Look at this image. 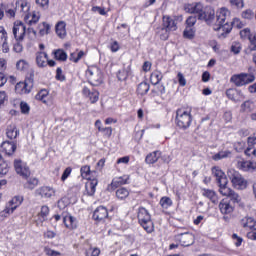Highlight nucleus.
Here are the masks:
<instances>
[{
    "label": "nucleus",
    "instance_id": "1",
    "mask_svg": "<svg viewBox=\"0 0 256 256\" xmlns=\"http://www.w3.org/2000/svg\"><path fill=\"white\" fill-rule=\"evenodd\" d=\"M211 171L213 177L216 179L220 195L226 197L219 202L218 209L221 215H223V221L229 223L233 219V213H235V204L241 203V196L231 187H228L229 180L227 179V175H225V172L219 166L212 167Z\"/></svg>",
    "mask_w": 256,
    "mask_h": 256
},
{
    "label": "nucleus",
    "instance_id": "2",
    "mask_svg": "<svg viewBox=\"0 0 256 256\" xmlns=\"http://www.w3.org/2000/svg\"><path fill=\"white\" fill-rule=\"evenodd\" d=\"M229 15H231V11L225 7L216 12V21L213 24V29L218 31V39H226L227 35L233 31V27L237 29L245 27V24L239 18H234L231 23L227 22Z\"/></svg>",
    "mask_w": 256,
    "mask_h": 256
},
{
    "label": "nucleus",
    "instance_id": "3",
    "mask_svg": "<svg viewBox=\"0 0 256 256\" xmlns=\"http://www.w3.org/2000/svg\"><path fill=\"white\" fill-rule=\"evenodd\" d=\"M193 109L189 106H182L177 108L175 123L178 129H182L183 131H187L189 127H191V123H193Z\"/></svg>",
    "mask_w": 256,
    "mask_h": 256
},
{
    "label": "nucleus",
    "instance_id": "4",
    "mask_svg": "<svg viewBox=\"0 0 256 256\" xmlns=\"http://www.w3.org/2000/svg\"><path fill=\"white\" fill-rule=\"evenodd\" d=\"M184 9L186 13L198 15V19L205 21L208 25L215 19V10L204 11L201 2L186 4Z\"/></svg>",
    "mask_w": 256,
    "mask_h": 256
},
{
    "label": "nucleus",
    "instance_id": "5",
    "mask_svg": "<svg viewBox=\"0 0 256 256\" xmlns=\"http://www.w3.org/2000/svg\"><path fill=\"white\" fill-rule=\"evenodd\" d=\"M12 33L14 36V39L18 42L23 41L25 37H28L30 41L32 39H35L37 37V31L33 28H28L25 26V23L22 21L16 20L13 24Z\"/></svg>",
    "mask_w": 256,
    "mask_h": 256
},
{
    "label": "nucleus",
    "instance_id": "6",
    "mask_svg": "<svg viewBox=\"0 0 256 256\" xmlns=\"http://www.w3.org/2000/svg\"><path fill=\"white\" fill-rule=\"evenodd\" d=\"M35 87V70L31 69L25 75L24 81L17 82L15 85L16 95H29Z\"/></svg>",
    "mask_w": 256,
    "mask_h": 256
},
{
    "label": "nucleus",
    "instance_id": "7",
    "mask_svg": "<svg viewBox=\"0 0 256 256\" xmlns=\"http://www.w3.org/2000/svg\"><path fill=\"white\" fill-rule=\"evenodd\" d=\"M137 219L139 225L146 231V233H153L155 231V223L151 218V213L145 207L140 206L137 210Z\"/></svg>",
    "mask_w": 256,
    "mask_h": 256
},
{
    "label": "nucleus",
    "instance_id": "8",
    "mask_svg": "<svg viewBox=\"0 0 256 256\" xmlns=\"http://www.w3.org/2000/svg\"><path fill=\"white\" fill-rule=\"evenodd\" d=\"M88 83L93 87H99L103 83V70L96 65L89 66L85 73Z\"/></svg>",
    "mask_w": 256,
    "mask_h": 256
},
{
    "label": "nucleus",
    "instance_id": "9",
    "mask_svg": "<svg viewBox=\"0 0 256 256\" xmlns=\"http://www.w3.org/2000/svg\"><path fill=\"white\" fill-rule=\"evenodd\" d=\"M227 175L234 189H237L238 191H243L247 189V185H249V182L247 181V179H245V177H243V174H241L239 171L235 169H230Z\"/></svg>",
    "mask_w": 256,
    "mask_h": 256
},
{
    "label": "nucleus",
    "instance_id": "10",
    "mask_svg": "<svg viewBox=\"0 0 256 256\" xmlns=\"http://www.w3.org/2000/svg\"><path fill=\"white\" fill-rule=\"evenodd\" d=\"M255 81V75L249 73L234 74L230 78V82L234 83L236 87H243L244 85H249Z\"/></svg>",
    "mask_w": 256,
    "mask_h": 256
},
{
    "label": "nucleus",
    "instance_id": "11",
    "mask_svg": "<svg viewBox=\"0 0 256 256\" xmlns=\"http://www.w3.org/2000/svg\"><path fill=\"white\" fill-rule=\"evenodd\" d=\"M236 169L242 171V173H255L256 162L253 160H246L243 157H239L236 160Z\"/></svg>",
    "mask_w": 256,
    "mask_h": 256
},
{
    "label": "nucleus",
    "instance_id": "12",
    "mask_svg": "<svg viewBox=\"0 0 256 256\" xmlns=\"http://www.w3.org/2000/svg\"><path fill=\"white\" fill-rule=\"evenodd\" d=\"M14 171L21 177L22 179H27L31 177V168L21 159L14 160Z\"/></svg>",
    "mask_w": 256,
    "mask_h": 256
},
{
    "label": "nucleus",
    "instance_id": "13",
    "mask_svg": "<svg viewBox=\"0 0 256 256\" xmlns=\"http://www.w3.org/2000/svg\"><path fill=\"white\" fill-rule=\"evenodd\" d=\"M177 19H179L178 16L171 17L169 15H164L162 17V31H166V33L177 31Z\"/></svg>",
    "mask_w": 256,
    "mask_h": 256
},
{
    "label": "nucleus",
    "instance_id": "14",
    "mask_svg": "<svg viewBox=\"0 0 256 256\" xmlns=\"http://www.w3.org/2000/svg\"><path fill=\"white\" fill-rule=\"evenodd\" d=\"M175 239L182 247H190V245L195 243V236L191 232L178 234L175 236Z\"/></svg>",
    "mask_w": 256,
    "mask_h": 256
},
{
    "label": "nucleus",
    "instance_id": "15",
    "mask_svg": "<svg viewBox=\"0 0 256 256\" xmlns=\"http://www.w3.org/2000/svg\"><path fill=\"white\" fill-rule=\"evenodd\" d=\"M15 5V11H17L21 17H25V15H28L31 11V3L27 0H17Z\"/></svg>",
    "mask_w": 256,
    "mask_h": 256
},
{
    "label": "nucleus",
    "instance_id": "16",
    "mask_svg": "<svg viewBox=\"0 0 256 256\" xmlns=\"http://www.w3.org/2000/svg\"><path fill=\"white\" fill-rule=\"evenodd\" d=\"M82 95L86 99H89L92 105L97 103V101H99V92L97 91V89L91 90L89 87L84 86L82 89Z\"/></svg>",
    "mask_w": 256,
    "mask_h": 256
},
{
    "label": "nucleus",
    "instance_id": "17",
    "mask_svg": "<svg viewBox=\"0 0 256 256\" xmlns=\"http://www.w3.org/2000/svg\"><path fill=\"white\" fill-rule=\"evenodd\" d=\"M94 125L96 129H98V132L102 133V137L104 139H109L110 137L113 136V127L111 126L103 127V122H101L100 119L96 120Z\"/></svg>",
    "mask_w": 256,
    "mask_h": 256
},
{
    "label": "nucleus",
    "instance_id": "18",
    "mask_svg": "<svg viewBox=\"0 0 256 256\" xmlns=\"http://www.w3.org/2000/svg\"><path fill=\"white\" fill-rule=\"evenodd\" d=\"M0 151L1 153H5L8 157H11V155H14L15 151H17V143L4 141L0 146Z\"/></svg>",
    "mask_w": 256,
    "mask_h": 256
},
{
    "label": "nucleus",
    "instance_id": "19",
    "mask_svg": "<svg viewBox=\"0 0 256 256\" xmlns=\"http://www.w3.org/2000/svg\"><path fill=\"white\" fill-rule=\"evenodd\" d=\"M240 227L245 229V231H256V219L246 216L240 220Z\"/></svg>",
    "mask_w": 256,
    "mask_h": 256
},
{
    "label": "nucleus",
    "instance_id": "20",
    "mask_svg": "<svg viewBox=\"0 0 256 256\" xmlns=\"http://www.w3.org/2000/svg\"><path fill=\"white\" fill-rule=\"evenodd\" d=\"M109 217V210L105 206H98L93 213L94 221H105Z\"/></svg>",
    "mask_w": 256,
    "mask_h": 256
},
{
    "label": "nucleus",
    "instance_id": "21",
    "mask_svg": "<svg viewBox=\"0 0 256 256\" xmlns=\"http://www.w3.org/2000/svg\"><path fill=\"white\" fill-rule=\"evenodd\" d=\"M36 195L42 197V199H51L55 196V189L49 186H42L36 190Z\"/></svg>",
    "mask_w": 256,
    "mask_h": 256
},
{
    "label": "nucleus",
    "instance_id": "22",
    "mask_svg": "<svg viewBox=\"0 0 256 256\" xmlns=\"http://www.w3.org/2000/svg\"><path fill=\"white\" fill-rule=\"evenodd\" d=\"M97 185H99V179H97V177L88 180L85 184L86 195L93 197L95 191H97Z\"/></svg>",
    "mask_w": 256,
    "mask_h": 256
},
{
    "label": "nucleus",
    "instance_id": "23",
    "mask_svg": "<svg viewBox=\"0 0 256 256\" xmlns=\"http://www.w3.org/2000/svg\"><path fill=\"white\" fill-rule=\"evenodd\" d=\"M130 179H131V176H129L128 174H124L123 176L115 177L112 180L111 185L112 187L117 189L119 187H123V185H129Z\"/></svg>",
    "mask_w": 256,
    "mask_h": 256
},
{
    "label": "nucleus",
    "instance_id": "24",
    "mask_svg": "<svg viewBox=\"0 0 256 256\" xmlns=\"http://www.w3.org/2000/svg\"><path fill=\"white\" fill-rule=\"evenodd\" d=\"M202 195L203 197H206V199H209V201H211L213 205H217V203H219V196L217 195V192H215V190L202 188Z\"/></svg>",
    "mask_w": 256,
    "mask_h": 256
},
{
    "label": "nucleus",
    "instance_id": "25",
    "mask_svg": "<svg viewBox=\"0 0 256 256\" xmlns=\"http://www.w3.org/2000/svg\"><path fill=\"white\" fill-rule=\"evenodd\" d=\"M23 179L25 180L23 187L28 191H33V189L39 186V179L35 176L30 175L28 178Z\"/></svg>",
    "mask_w": 256,
    "mask_h": 256
},
{
    "label": "nucleus",
    "instance_id": "26",
    "mask_svg": "<svg viewBox=\"0 0 256 256\" xmlns=\"http://www.w3.org/2000/svg\"><path fill=\"white\" fill-rule=\"evenodd\" d=\"M23 201H25V198L22 195H16L6 205L15 212L18 207L23 205Z\"/></svg>",
    "mask_w": 256,
    "mask_h": 256
},
{
    "label": "nucleus",
    "instance_id": "27",
    "mask_svg": "<svg viewBox=\"0 0 256 256\" xmlns=\"http://www.w3.org/2000/svg\"><path fill=\"white\" fill-rule=\"evenodd\" d=\"M47 59H49V55L46 52L44 51L37 52L36 53L37 67H39L40 69L47 67Z\"/></svg>",
    "mask_w": 256,
    "mask_h": 256
},
{
    "label": "nucleus",
    "instance_id": "28",
    "mask_svg": "<svg viewBox=\"0 0 256 256\" xmlns=\"http://www.w3.org/2000/svg\"><path fill=\"white\" fill-rule=\"evenodd\" d=\"M80 175L82 179H86L89 181L90 179H93V175H97V170H92L91 171V166L89 165H84L80 168Z\"/></svg>",
    "mask_w": 256,
    "mask_h": 256
},
{
    "label": "nucleus",
    "instance_id": "29",
    "mask_svg": "<svg viewBox=\"0 0 256 256\" xmlns=\"http://www.w3.org/2000/svg\"><path fill=\"white\" fill-rule=\"evenodd\" d=\"M63 224L65 225L66 229L73 231L77 229V218L73 217L71 214H68L63 217Z\"/></svg>",
    "mask_w": 256,
    "mask_h": 256
},
{
    "label": "nucleus",
    "instance_id": "30",
    "mask_svg": "<svg viewBox=\"0 0 256 256\" xmlns=\"http://www.w3.org/2000/svg\"><path fill=\"white\" fill-rule=\"evenodd\" d=\"M55 31L60 39H65L67 37V23L59 21L55 26Z\"/></svg>",
    "mask_w": 256,
    "mask_h": 256
},
{
    "label": "nucleus",
    "instance_id": "31",
    "mask_svg": "<svg viewBox=\"0 0 256 256\" xmlns=\"http://www.w3.org/2000/svg\"><path fill=\"white\" fill-rule=\"evenodd\" d=\"M6 136L8 139H17L19 137V129H17L16 123H11L6 128Z\"/></svg>",
    "mask_w": 256,
    "mask_h": 256
},
{
    "label": "nucleus",
    "instance_id": "32",
    "mask_svg": "<svg viewBox=\"0 0 256 256\" xmlns=\"http://www.w3.org/2000/svg\"><path fill=\"white\" fill-rule=\"evenodd\" d=\"M159 159H161V151L155 150L147 154L145 163H147V165H155Z\"/></svg>",
    "mask_w": 256,
    "mask_h": 256
},
{
    "label": "nucleus",
    "instance_id": "33",
    "mask_svg": "<svg viewBox=\"0 0 256 256\" xmlns=\"http://www.w3.org/2000/svg\"><path fill=\"white\" fill-rule=\"evenodd\" d=\"M151 89V85L147 81H143L137 85L136 88V95L139 97H144V95H147L149 93V90Z\"/></svg>",
    "mask_w": 256,
    "mask_h": 256
},
{
    "label": "nucleus",
    "instance_id": "34",
    "mask_svg": "<svg viewBox=\"0 0 256 256\" xmlns=\"http://www.w3.org/2000/svg\"><path fill=\"white\" fill-rule=\"evenodd\" d=\"M31 65L25 59H20L16 62V70L20 73L28 74L31 71Z\"/></svg>",
    "mask_w": 256,
    "mask_h": 256
},
{
    "label": "nucleus",
    "instance_id": "35",
    "mask_svg": "<svg viewBox=\"0 0 256 256\" xmlns=\"http://www.w3.org/2000/svg\"><path fill=\"white\" fill-rule=\"evenodd\" d=\"M39 19H41V16L35 11L24 16V21L27 25H37V23H39Z\"/></svg>",
    "mask_w": 256,
    "mask_h": 256
},
{
    "label": "nucleus",
    "instance_id": "36",
    "mask_svg": "<svg viewBox=\"0 0 256 256\" xmlns=\"http://www.w3.org/2000/svg\"><path fill=\"white\" fill-rule=\"evenodd\" d=\"M49 213H51L49 206L47 205L41 206L40 212H38L37 214L39 223H45V221H47V218L49 217Z\"/></svg>",
    "mask_w": 256,
    "mask_h": 256
},
{
    "label": "nucleus",
    "instance_id": "37",
    "mask_svg": "<svg viewBox=\"0 0 256 256\" xmlns=\"http://www.w3.org/2000/svg\"><path fill=\"white\" fill-rule=\"evenodd\" d=\"M163 80V73L159 70H154L150 74V82L152 85H159L161 81Z\"/></svg>",
    "mask_w": 256,
    "mask_h": 256
},
{
    "label": "nucleus",
    "instance_id": "38",
    "mask_svg": "<svg viewBox=\"0 0 256 256\" xmlns=\"http://www.w3.org/2000/svg\"><path fill=\"white\" fill-rule=\"evenodd\" d=\"M115 195L118 201H125L129 197L130 192L126 187H120L116 190Z\"/></svg>",
    "mask_w": 256,
    "mask_h": 256
},
{
    "label": "nucleus",
    "instance_id": "39",
    "mask_svg": "<svg viewBox=\"0 0 256 256\" xmlns=\"http://www.w3.org/2000/svg\"><path fill=\"white\" fill-rule=\"evenodd\" d=\"M47 97H49V91L47 89H41L36 95V101H41L44 105H47Z\"/></svg>",
    "mask_w": 256,
    "mask_h": 256
},
{
    "label": "nucleus",
    "instance_id": "40",
    "mask_svg": "<svg viewBox=\"0 0 256 256\" xmlns=\"http://www.w3.org/2000/svg\"><path fill=\"white\" fill-rule=\"evenodd\" d=\"M253 109H255V102L251 100H246L244 103L241 104L242 113H251Z\"/></svg>",
    "mask_w": 256,
    "mask_h": 256
},
{
    "label": "nucleus",
    "instance_id": "41",
    "mask_svg": "<svg viewBox=\"0 0 256 256\" xmlns=\"http://www.w3.org/2000/svg\"><path fill=\"white\" fill-rule=\"evenodd\" d=\"M56 61H67V52L63 49H56L52 52Z\"/></svg>",
    "mask_w": 256,
    "mask_h": 256
},
{
    "label": "nucleus",
    "instance_id": "42",
    "mask_svg": "<svg viewBox=\"0 0 256 256\" xmlns=\"http://www.w3.org/2000/svg\"><path fill=\"white\" fill-rule=\"evenodd\" d=\"M49 31H51V25L47 22H43L39 25L38 35H40V37H45V35H49Z\"/></svg>",
    "mask_w": 256,
    "mask_h": 256
},
{
    "label": "nucleus",
    "instance_id": "43",
    "mask_svg": "<svg viewBox=\"0 0 256 256\" xmlns=\"http://www.w3.org/2000/svg\"><path fill=\"white\" fill-rule=\"evenodd\" d=\"M231 155V151H219L218 153L212 156L213 161H221V159H227Z\"/></svg>",
    "mask_w": 256,
    "mask_h": 256
},
{
    "label": "nucleus",
    "instance_id": "44",
    "mask_svg": "<svg viewBox=\"0 0 256 256\" xmlns=\"http://www.w3.org/2000/svg\"><path fill=\"white\" fill-rule=\"evenodd\" d=\"M83 57H85V52L83 50H80L78 53L72 52L70 54V61H72V63H79Z\"/></svg>",
    "mask_w": 256,
    "mask_h": 256
},
{
    "label": "nucleus",
    "instance_id": "45",
    "mask_svg": "<svg viewBox=\"0 0 256 256\" xmlns=\"http://www.w3.org/2000/svg\"><path fill=\"white\" fill-rule=\"evenodd\" d=\"M13 213L15 212L6 204L5 209L0 211V221H5V219L13 215Z\"/></svg>",
    "mask_w": 256,
    "mask_h": 256
},
{
    "label": "nucleus",
    "instance_id": "46",
    "mask_svg": "<svg viewBox=\"0 0 256 256\" xmlns=\"http://www.w3.org/2000/svg\"><path fill=\"white\" fill-rule=\"evenodd\" d=\"M249 46L247 48V51L249 53H252V51H256V32L252 33V35L248 38Z\"/></svg>",
    "mask_w": 256,
    "mask_h": 256
},
{
    "label": "nucleus",
    "instance_id": "47",
    "mask_svg": "<svg viewBox=\"0 0 256 256\" xmlns=\"http://www.w3.org/2000/svg\"><path fill=\"white\" fill-rule=\"evenodd\" d=\"M160 205L162 209H169V207H173V200H171L169 196H163L160 199Z\"/></svg>",
    "mask_w": 256,
    "mask_h": 256
},
{
    "label": "nucleus",
    "instance_id": "48",
    "mask_svg": "<svg viewBox=\"0 0 256 256\" xmlns=\"http://www.w3.org/2000/svg\"><path fill=\"white\" fill-rule=\"evenodd\" d=\"M195 33H196V29L195 28H186L183 31V37L184 39H195Z\"/></svg>",
    "mask_w": 256,
    "mask_h": 256
},
{
    "label": "nucleus",
    "instance_id": "49",
    "mask_svg": "<svg viewBox=\"0 0 256 256\" xmlns=\"http://www.w3.org/2000/svg\"><path fill=\"white\" fill-rule=\"evenodd\" d=\"M85 256H99L101 255V249L97 248V247H89L88 249H85L84 252Z\"/></svg>",
    "mask_w": 256,
    "mask_h": 256
},
{
    "label": "nucleus",
    "instance_id": "50",
    "mask_svg": "<svg viewBox=\"0 0 256 256\" xmlns=\"http://www.w3.org/2000/svg\"><path fill=\"white\" fill-rule=\"evenodd\" d=\"M108 49L111 51V53H117V51L121 50V44H119L117 40H112L108 45Z\"/></svg>",
    "mask_w": 256,
    "mask_h": 256
},
{
    "label": "nucleus",
    "instance_id": "51",
    "mask_svg": "<svg viewBox=\"0 0 256 256\" xmlns=\"http://www.w3.org/2000/svg\"><path fill=\"white\" fill-rule=\"evenodd\" d=\"M197 23V17L195 16H189L187 19H186V22H185V27L188 28V29H195V24Z\"/></svg>",
    "mask_w": 256,
    "mask_h": 256
},
{
    "label": "nucleus",
    "instance_id": "52",
    "mask_svg": "<svg viewBox=\"0 0 256 256\" xmlns=\"http://www.w3.org/2000/svg\"><path fill=\"white\" fill-rule=\"evenodd\" d=\"M244 155H246V157H249L250 159H255L256 148L252 146H247V148L244 150Z\"/></svg>",
    "mask_w": 256,
    "mask_h": 256
},
{
    "label": "nucleus",
    "instance_id": "53",
    "mask_svg": "<svg viewBox=\"0 0 256 256\" xmlns=\"http://www.w3.org/2000/svg\"><path fill=\"white\" fill-rule=\"evenodd\" d=\"M229 3L234 9H243L245 7L244 0H229Z\"/></svg>",
    "mask_w": 256,
    "mask_h": 256
},
{
    "label": "nucleus",
    "instance_id": "54",
    "mask_svg": "<svg viewBox=\"0 0 256 256\" xmlns=\"http://www.w3.org/2000/svg\"><path fill=\"white\" fill-rule=\"evenodd\" d=\"M9 173V164L6 161L0 163V177H5Z\"/></svg>",
    "mask_w": 256,
    "mask_h": 256
},
{
    "label": "nucleus",
    "instance_id": "55",
    "mask_svg": "<svg viewBox=\"0 0 256 256\" xmlns=\"http://www.w3.org/2000/svg\"><path fill=\"white\" fill-rule=\"evenodd\" d=\"M242 19H247L248 21H251L255 17V13H253V10L246 9L241 13Z\"/></svg>",
    "mask_w": 256,
    "mask_h": 256
},
{
    "label": "nucleus",
    "instance_id": "56",
    "mask_svg": "<svg viewBox=\"0 0 256 256\" xmlns=\"http://www.w3.org/2000/svg\"><path fill=\"white\" fill-rule=\"evenodd\" d=\"M71 173H73V168L71 167H67L61 176V181L62 183H65V181H67V179H69V177H71Z\"/></svg>",
    "mask_w": 256,
    "mask_h": 256
},
{
    "label": "nucleus",
    "instance_id": "57",
    "mask_svg": "<svg viewBox=\"0 0 256 256\" xmlns=\"http://www.w3.org/2000/svg\"><path fill=\"white\" fill-rule=\"evenodd\" d=\"M15 11L17 10L10 8L9 4H5L4 13L8 19H13V17H15Z\"/></svg>",
    "mask_w": 256,
    "mask_h": 256
},
{
    "label": "nucleus",
    "instance_id": "58",
    "mask_svg": "<svg viewBox=\"0 0 256 256\" xmlns=\"http://www.w3.org/2000/svg\"><path fill=\"white\" fill-rule=\"evenodd\" d=\"M35 3L39 9L47 10L49 9V0H35Z\"/></svg>",
    "mask_w": 256,
    "mask_h": 256
},
{
    "label": "nucleus",
    "instance_id": "59",
    "mask_svg": "<svg viewBox=\"0 0 256 256\" xmlns=\"http://www.w3.org/2000/svg\"><path fill=\"white\" fill-rule=\"evenodd\" d=\"M128 77H129V73L125 69L119 70L117 73L118 81H127Z\"/></svg>",
    "mask_w": 256,
    "mask_h": 256
},
{
    "label": "nucleus",
    "instance_id": "60",
    "mask_svg": "<svg viewBox=\"0 0 256 256\" xmlns=\"http://www.w3.org/2000/svg\"><path fill=\"white\" fill-rule=\"evenodd\" d=\"M44 252L47 256H63V254L61 252L53 250L49 247H45Z\"/></svg>",
    "mask_w": 256,
    "mask_h": 256
},
{
    "label": "nucleus",
    "instance_id": "61",
    "mask_svg": "<svg viewBox=\"0 0 256 256\" xmlns=\"http://www.w3.org/2000/svg\"><path fill=\"white\" fill-rule=\"evenodd\" d=\"M252 35H253V33H251L250 28H244L240 31L241 39H249Z\"/></svg>",
    "mask_w": 256,
    "mask_h": 256
},
{
    "label": "nucleus",
    "instance_id": "62",
    "mask_svg": "<svg viewBox=\"0 0 256 256\" xmlns=\"http://www.w3.org/2000/svg\"><path fill=\"white\" fill-rule=\"evenodd\" d=\"M7 30H5V27L0 26V43L7 42Z\"/></svg>",
    "mask_w": 256,
    "mask_h": 256
},
{
    "label": "nucleus",
    "instance_id": "63",
    "mask_svg": "<svg viewBox=\"0 0 256 256\" xmlns=\"http://www.w3.org/2000/svg\"><path fill=\"white\" fill-rule=\"evenodd\" d=\"M55 79L56 81H65V74H63V69H61V67L56 69Z\"/></svg>",
    "mask_w": 256,
    "mask_h": 256
},
{
    "label": "nucleus",
    "instance_id": "64",
    "mask_svg": "<svg viewBox=\"0 0 256 256\" xmlns=\"http://www.w3.org/2000/svg\"><path fill=\"white\" fill-rule=\"evenodd\" d=\"M248 147H255L256 145V135L253 134L247 138Z\"/></svg>",
    "mask_w": 256,
    "mask_h": 256
}]
</instances>
